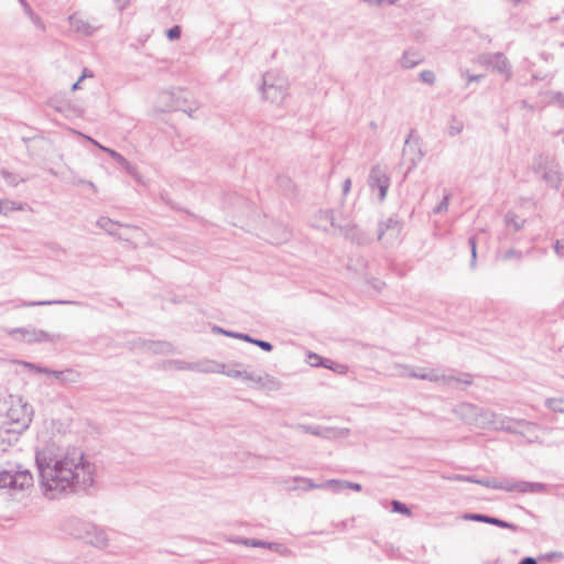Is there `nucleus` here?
<instances>
[{"label":"nucleus","instance_id":"1","mask_svg":"<svg viewBox=\"0 0 564 564\" xmlns=\"http://www.w3.org/2000/svg\"><path fill=\"white\" fill-rule=\"evenodd\" d=\"M35 464L42 492L50 500L86 492L95 482L96 465L78 447L45 446L36 451Z\"/></svg>","mask_w":564,"mask_h":564},{"label":"nucleus","instance_id":"2","mask_svg":"<svg viewBox=\"0 0 564 564\" xmlns=\"http://www.w3.org/2000/svg\"><path fill=\"white\" fill-rule=\"evenodd\" d=\"M65 530L75 539L83 540L95 547L104 549L108 545V535L105 529L91 522L73 518L67 521Z\"/></svg>","mask_w":564,"mask_h":564},{"label":"nucleus","instance_id":"3","mask_svg":"<svg viewBox=\"0 0 564 564\" xmlns=\"http://www.w3.org/2000/svg\"><path fill=\"white\" fill-rule=\"evenodd\" d=\"M261 93L263 99L281 105L289 94V82L280 72H267L262 76Z\"/></svg>","mask_w":564,"mask_h":564},{"label":"nucleus","instance_id":"4","mask_svg":"<svg viewBox=\"0 0 564 564\" xmlns=\"http://www.w3.org/2000/svg\"><path fill=\"white\" fill-rule=\"evenodd\" d=\"M478 485H481L487 488L505 490L508 492L517 491L520 494H542L546 491V485L542 482H530V481H512L508 478H481L478 481Z\"/></svg>","mask_w":564,"mask_h":564},{"label":"nucleus","instance_id":"5","mask_svg":"<svg viewBox=\"0 0 564 564\" xmlns=\"http://www.w3.org/2000/svg\"><path fill=\"white\" fill-rule=\"evenodd\" d=\"M33 415V406L22 399L13 401L7 411V420L12 425L13 432L26 430L32 422Z\"/></svg>","mask_w":564,"mask_h":564},{"label":"nucleus","instance_id":"6","mask_svg":"<svg viewBox=\"0 0 564 564\" xmlns=\"http://www.w3.org/2000/svg\"><path fill=\"white\" fill-rule=\"evenodd\" d=\"M480 416L482 417V423L492 425L495 430H501L509 433H519L516 430V425L525 426L528 432H531L533 429L538 427V424L528 422L525 420H514L508 416L496 414L488 410H482Z\"/></svg>","mask_w":564,"mask_h":564},{"label":"nucleus","instance_id":"7","mask_svg":"<svg viewBox=\"0 0 564 564\" xmlns=\"http://www.w3.org/2000/svg\"><path fill=\"white\" fill-rule=\"evenodd\" d=\"M534 172L539 174L550 187L555 189L560 188L564 178L560 164L544 156H540L534 164Z\"/></svg>","mask_w":564,"mask_h":564},{"label":"nucleus","instance_id":"8","mask_svg":"<svg viewBox=\"0 0 564 564\" xmlns=\"http://www.w3.org/2000/svg\"><path fill=\"white\" fill-rule=\"evenodd\" d=\"M409 375L411 376V378L427 380L431 382H438L445 387H452L454 382H462L467 386L471 384V382H473L469 375H463L462 377H454V376L441 375L434 369L426 370L424 368H417V369L414 368V370H411V372Z\"/></svg>","mask_w":564,"mask_h":564},{"label":"nucleus","instance_id":"9","mask_svg":"<svg viewBox=\"0 0 564 564\" xmlns=\"http://www.w3.org/2000/svg\"><path fill=\"white\" fill-rule=\"evenodd\" d=\"M424 155L419 137H415L414 132L411 131L403 147V158L409 162L406 174L417 166Z\"/></svg>","mask_w":564,"mask_h":564},{"label":"nucleus","instance_id":"10","mask_svg":"<svg viewBox=\"0 0 564 564\" xmlns=\"http://www.w3.org/2000/svg\"><path fill=\"white\" fill-rule=\"evenodd\" d=\"M368 185L372 191L378 188L379 199L382 202L390 186V177L387 170L379 164L373 165L368 176Z\"/></svg>","mask_w":564,"mask_h":564},{"label":"nucleus","instance_id":"11","mask_svg":"<svg viewBox=\"0 0 564 564\" xmlns=\"http://www.w3.org/2000/svg\"><path fill=\"white\" fill-rule=\"evenodd\" d=\"M402 225L399 220L388 218L379 225L378 239L383 240L387 245H394L400 239Z\"/></svg>","mask_w":564,"mask_h":564},{"label":"nucleus","instance_id":"12","mask_svg":"<svg viewBox=\"0 0 564 564\" xmlns=\"http://www.w3.org/2000/svg\"><path fill=\"white\" fill-rule=\"evenodd\" d=\"M304 433L312 434L322 438L333 440L345 437L349 434L348 429H337L329 426H321V425H305L301 424L297 426Z\"/></svg>","mask_w":564,"mask_h":564},{"label":"nucleus","instance_id":"13","mask_svg":"<svg viewBox=\"0 0 564 564\" xmlns=\"http://www.w3.org/2000/svg\"><path fill=\"white\" fill-rule=\"evenodd\" d=\"M13 333L20 334L22 339L28 344L55 341L61 338V335L50 334L36 328H17Z\"/></svg>","mask_w":564,"mask_h":564},{"label":"nucleus","instance_id":"14","mask_svg":"<svg viewBox=\"0 0 564 564\" xmlns=\"http://www.w3.org/2000/svg\"><path fill=\"white\" fill-rule=\"evenodd\" d=\"M338 231L340 235L358 245L367 242V238L364 232L349 219L344 218L341 224H338Z\"/></svg>","mask_w":564,"mask_h":564},{"label":"nucleus","instance_id":"15","mask_svg":"<svg viewBox=\"0 0 564 564\" xmlns=\"http://www.w3.org/2000/svg\"><path fill=\"white\" fill-rule=\"evenodd\" d=\"M68 22L70 28L85 36L93 35L97 30L98 25L90 23L88 20L84 19L80 14L74 13L68 18Z\"/></svg>","mask_w":564,"mask_h":564},{"label":"nucleus","instance_id":"16","mask_svg":"<svg viewBox=\"0 0 564 564\" xmlns=\"http://www.w3.org/2000/svg\"><path fill=\"white\" fill-rule=\"evenodd\" d=\"M341 220H338L334 216V212L332 209L319 210L314 218V226L316 228L323 229L324 231H328V226L338 229V224H341Z\"/></svg>","mask_w":564,"mask_h":564},{"label":"nucleus","instance_id":"17","mask_svg":"<svg viewBox=\"0 0 564 564\" xmlns=\"http://www.w3.org/2000/svg\"><path fill=\"white\" fill-rule=\"evenodd\" d=\"M192 371L198 373H219L225 372V364L212 359H203L193 362Z\"/></svg>","mask_w":564,"mask_h":564},{"label":"nucleus","instance_id":"18","mask_svg":"<svg viewBox=\"0 0 564 564\" xmlns=\"http://www.w3.org/2000/svg\"><path fill=\"white\" fill-rule=\"evenodd\" d=\"M484 62L491 65L495 69H497L501 74H507L510 76V64L508 59L501 53H494L484 56Z\"/></svg>","mask_w":564,"mask_h":564},{"label":"nucleus","instance_id":"19","mask_svg":"<svg viewBox=\"0 0 564 564\" xmlns=\"http://www.w3.org/2000/svg\"><path fill=\"white\" fill-rule=\"evenodd\" d=\"M97 226L108 232L110 236L118 237L122 240H129L130 237L128 235L120 234L118 231V227H122L123 225L119 224L118 221H115L108 217H100L97 220Z\"/></svg>","mask_w":564,"mask_h":564},{"label":"nucleus","instance_id":"20","mask_svg":"<svg viewBox=\"0 0 564 564\" xmlns=\"http://www.w3.org/2000/svg\"><path fill=\"white\" fill-rule=\"evenodd\" d=\"M33 484V476L28 469L12 471L11 489H24Z\"/></svg>","mask_w":564,"mask_h":564},{"label":"nucleus","instance_id":"21","mask_svg":"<svg viewBox=\"0 0 564 564\" xmlns=\"http://www.w3.org/2000/svg\"><path fill=\"white\" fill-rule=\"evenodd\" d=\"M221 373L226 375L227 377H230V378H237V379L239 378L245 381H253L254 383H257L260 387H263L265 384V380L263 377H260V376L256 377L250 372L242 371L237 368H227L225 366V372H221Z\"/></svg>","mask_w":564,"mask_h":564},{"label":"nucleus","instance_id":"22","mask_svg":"<svg viewBox=\"0 0 564 564\" xmlns=\"http://www.w3.org/2000/svg\"><path fill=\"white\" fill-rule=\"evenodd\" d=\"M422 62V56L414 51H405L400 59L402 68L410 69Z\"/></svg>","mask_w":564,"mask_h":564},{"label":"nucleus","instance_id":"23","mask_svg":"<svg viewBox=\"0 0 564 564\" xmlns=\"http://www.w3.org/2000/svg\"><path fill=\"white\" fill-rule=\"evenodd\" d=\"M148 349L154 354L160 355H169L174 352V348L169 341H152L148 345Z\"/></svg>","mask_w":564,"mask_h":564},{"label":"nucleus","instance_id":"24","mask_svg":"<svg viewBox=\"0 0 564 564\" xmlns=\"http://www.w3.org/2000/svg\"><path fill=\"white\" fill-rule=\"evenodd\" d=\"M87 140H89L93 144H95L96 147H98L100 150H102L104 152L108 153L118 164L122 165V164H126L127 163V159L124 156H122L120 153H118L117 151L112 150V149H109V148H106L101 144H99L97 141H95L94 139L89 138V137H86Z\"/></svg>","mask_w":564,"mask_h":564},{"label":"nucleus","instance_id":"25","mask_svg":"<svg viewBox=\"0 0 564 564\" xmlns=\"http://www.w3.org/2000/svg\"><path fill=\"white\" fill-rule=\"evenodd\" d=\"M80 305L79 302L75 301H64V300H52V301H35V302H24L22 306H46V305Z\"/></svg>","mask_w":564,"mask_h":564},{"label":"nucleus","instance_id":"26","mask_svg":"<svg viewBox=\"0 0 564 564\" xmlns=\"http://www.w3.org/2000/svg\"><path fill=\"white\" fill-rule=\"evenodd\" d=\"M164 369H175V370H189L192 371L193 362H188L181 359L169 360L164 362Z\"/></svg>","mask_w":564,"mask_h":564},{"label":"nucleus","instance_id":"27","mask_svg":"<svg viewBox=\"0 0 564 564\" xmlns=\"http://www.w3.org/2000/svg\"><path fill=\"white\" fill-rule=\"evenodd\" d=\"M319 487H325L327 489H330L334 492H340V491L347 489L346 480H338V479L327 480L323 484H319Z\"/></svg>","mask_w":564,"mask_h":564},{"label":"nucleus","instance_id":"28","mask_svg":"<svg viewBox=\"0 0 564 564\" xmlns=\"http://www.w3.org/2000/svg\"><path fill=\"white\" fill-rule=\"evenodd\" d=\"M1 176L10 186H18L20 183L25 182V178L20 177L18 174L9 172L7 170L0 171Z\"/></svg>","mask_w":564,"mask_h":564},{"label":"nucleus","instance_id":"29","mask_svg":"<svg viewBox=\"0 0 564 564\" xmlns=\"http://www.w3.org/2000/svg\"><path fill=\"white\" fill-rule=\"evenodd\" d=\"M505 221L508 227H512L514 231H518L522 228L524 220L520 219L513 213L509 212L505 216Z\"/></svg>","mask_w":564,"mask_h":564},{"label":"nucleus","instance_id":"30","mask_svg":"<svg viewBox=\"0 0 564 564\" xmlns=\"http://www.w3.org/2000/svg\"><path fill=\"white\" fill-rule=\"evenodd\" d=\"M463 519L468 520V521H476V522L492 524L495 517L481 514V513H465L463 516Z\"/></svg>","mask_w":564,"mask_h":564},{"label":"nucleus","instance_id":"31","mask_svg":"<svg viewBox=\"0 0 564 564\" xmlns=\"http://www.w3.org/2000/svg\"><path fill=\"white\" fill-rule=\"evenodd\" d=\"M452 194L449 192H445L442 200L435 206L433 209L434 214H442L448 210L449 199Z\"/></svg>","mask_w":564,"mask_h":564},{"label":"nucleus","instance_id":"32","mask_svg":"<svg viewBox=\"0 0 564 564\" xmlns=\"http://www.w3.org/2000/svg\"><path fill=\"white\" fill-rule=\"evenodd\" d=\"M391 506H392V511L393 512L401 513V514H404V516H408V517L411 516V510L403 502H400L398 500H392L391 501Z\"/></svg>","mask_w":564,"mask_h":564},{"label":"nucleus","instance_id":"33","mask_svg":"<svg viewBox=\"0 0 564 564\" xmlns=\"http://www.w3.org/2000/svg\"><path fill=\"white\" fill-rule=\"evenodd\" d=\"M275 229L279 231V236L272 238V243H282L284 241H288L290 238V232L282 226H276Z\"/></svg>","mask_w":564,"mask_h":564},{"label":"nucleus","instance_id":"34","mask_svg":"<svg viewBox=\"0 0 564 564\" xmlns=\"http://www.w3.org/2000/svg\"><path fill=\"white\" fill-rule=\"evenodd\" d=\"M12 471L2 470L0 471V488H11Z\"/></svg>","mask_w":564,"mask_h":564},{"label":"nucleus","instance_id":"35","mask_svg":"<svg viewBox=\"0 0 564 564\" xmlns=\"http://www.w3.org/2000/svg\"><path fill=\"white\" fill-rule=\"evenodd\" d=\"M560 404H564V400H545V406L553 412L564 413V408H560Z\"/></svg>","mask_w":564,"mask_h":564},{"label":"nucleus","instance_id":"36","mask_svg":"<svg viewBox=\"0 0 564 564\" xmlns=\"http://www.w3.org/2000/svg\"><path fill=\"white\" fill-rule=\"evenodd\" d=\"M468 245L470 247V251H471V260H470V268L471 269H475L476 268V259H477V243H476V238L475 237H470L468 239Z\"/></svg>","mask_w":564,"mask_h":564},{"label":"nucleus","instance_id":"37","mask_svg":"<svg viewBox=\"0 0 564 564\" xmlns=\"http://www.w3.org/2000/svg\"><path fill=\"white\" fill-rule=\"evenodd\" d=\"M463 122L454 119L448 127V134L455 137L463 131Z\"/></svg>","mask_w":564,"mask_h":564},{"label":"nucleus","instance_id":"38","mask_svg":"<svg viewBox=\"0 0 564 564\" xmlns=\"http://www.w3.org/2000/svg\"><path fill=\"white\" fill-rule=\"evenodd\" d=\"M420 79L429 85H433L435 83V74L432 70H422L420 73Z\"/></svg>","mask_w":564,"mask_h":564},{"label":"nucleus","instance_id":"39","mask_svg":"<svg viewBox=\"0 0 564 564\" xmlns=\"http://www.w3.org/2000/svg\"><path fill=\"white\" fill-rule=\"evenodd\" d=\"M394 368L397 369V375L402 378H411L409 375L411 370H414L413 367L406 366V365H395Z\"/></svg>","mask_w":564,"mask_h":564},{"label":"nucleus","instance_id":"40","mask_svg":"<svg viewBox=\"0 0 564 564\" xmlns=\"http://www.w3.org/2000/svg\"><path fill=\"white\" fill-rule=\"evenodd\" d=\"M308 360H310V364H311L312 366L329 367V366H328V364H327V362H329V360H325V361H323V360H322V357H321V356H318L317 354H313V352H311V354L308 355Z\"/></svg>","mask_w":564,"mask_h":564},{"label":"nucleus","instance_id":"41","mask_svg":"<svg viewBox=\"0 0 564 564\" xmlns=\"http://www.w3.org/2000/svg\"><path fill=\"white\" fill-rule=\"evenodd\" d=\"M22 365L31 370V371H34V372H37V373H45L47 375L50 372V369L48 368H45V367H41V366H37L35 364H32V362H28V361H24L22 362Z\"/></svg>","mask_w":564,"mask_h":564},{"label":"nucleus","instance_id":"42","mask_svg":"<svg viewBox=\"0 0 564 564\" xmlns=\"http://www.w3.org/2000/svg\"><path fill=\"white\" fill-rule=\"evenodd\" d=\"M2 202L6 203L3 214H7L10 210H23L24 209V204L15 203L12 200H2Z\"/></svg>","mask_w":564,"mask_h":564},{"label":"nucleus","instance_id":"43","mask_svg":"<svg viewBox=\"0 0 564 564\" xmlns=\"http://www.w3.org/2000/svg\"><path fill=\"white\" fill-rule=\"evenodd\" d=\"M492 525H496V527H499V528H503V529H510L512 531H517L518 530V527L516 524L507 522V521L501 520L499 518H495L494 519Z\"/></svg>","mask_w":564,"mask_h":564},{"label":"nucleus","instance_id":"44","mask_svg":"<svg viewBox=\"0 0 564 564\" xmlns=\"http://www.w3.org/2000/svg\"><path fill=\"white\" fill-rule=\"evenodd\" d=\"M133 178H135L138 182H141V177L137 171V167L132 165L128 160L126 164L121 165Z\"/></svg>","mask_w":564,"mask_h":564},{"label":"nucleus","instance_id":"45","mask_svg":"<svg viewBox=\"0 0 564 564\" xmlns=\"http://www.w3.org/2000/svg\"><path fill=\"white\" fill-rule=\"evenodd\" d=\"M513 258L520 260L522 258L521 251H518L516 249H509L502 256V259L505 261L511 260Z\"/></svg>","mask_w":564,"mask_h":564},{"label":"nucleus","instance_id":"46","mask_svg":"<svg viewBox=\"0 0 564 564\" xmlns=\"http://www.w3.org/2000/svg\"><path fill=\"white\" fill-rule=\"evenodd\" d=\"M268 547L270 550H273V551L280 553L281 555L291 554V551L289 549H286L285 546H283L282 544H279V543H269Z\"/></svg>","mask_w":564,"mask_h":564},{"label":"nucleus","instance_id":"47","mask_svg":"<svg viewBox=\"0 0 564 564\" xmlns=\"http://www.w3.org/2000/svg\"><path fill=\"white\" fill-rule=\"evenodd\" d=\"M181 33H182V31H181V26H180V25H174V26H172L171 29H169V30L166 31V36H167L170 40H172V41H173V40H177V39H180Z\"/></svg>","mask_w":564,"mask_h":564},{"label":"nucleus","instance_id":"48","mask_svg":"<svg viewBox=\"0 0 564 564\" xmlns=\"http://www.w3.org/2000/svg\"><path fill=\"white\" fill-rule=\"evenodd\" d=\"M250 343L253 345H257L264 351H271L273 349V346L269 341H265V340L252 338V341H250Z\"/></svg>","mask_w":564,"mask_h":564},{"label":"nucleus","instance_id":"49","mask_svg":"<svg viewBox=\"0 0 564 564\" xmlns=\"http://www.w3.org/2000/svg\"><path fill=\"white\" fill-rule=\"evenodd\" d=\"M226 336L232 337V338H238V339H241V340H245L248 343L252 341V337L249 336L248 334H243V333L230 332V333H226Z\"/></svg>","mask_w":564,"mask_h":564},{"label":"nucleus","instance_id":"50","mask_svg":"<svg viewBox=\"0 0 564 564\" xmlns=\"http://www.w3.org/2000/svg\"><path fill=\"white\" fill-rule=\"evenodd\" d=\"M245 544L249 545V546H253V547H268L269 542L251 539V540H246Z\"/></svg>","mask_w":564,"mask_h":564},{"label":"nucleus","instance_id":"51","mask_svg":"<svg viewBox=\"0 0 564 564\" xmlns=\"http://www.w3.org/2000/svg\"><path fill=\"white\" fill-rule=\"evenodd\" d=\"M551 101L564 106V94L560 91L551 93Z\"/></svg>","mask_w":564,"mask_h":564},{"label":"nucleus","instance_id":"52","mask_svg":"<svg viewBox=\"0 0 564 564\" xmlns=\"http://www.w3.org/2000/svg\"><path fill=\"white\" fill-rule=\"evenodd\" d=\"M72 184L74 185H79V184H87L94 192L97 191L96 188V185L90 182V181H85L83 178H79V177H73V180L70 181Z\"/></svg>","mask_w":564,"mask_h":564},{"label":"nucleus","instance_id":"53","mask_svg":"<svg viewBox=\"0 0 564 564\" xmlns=\"http://www.w3.org/2000/svg\"><path fill=\"white\" fill-rule=\"evenodd\" d=\"M554 251L560 258H564V242L561 240H556L554 246Z\"/></svg>","mask_w":564,"mask_h":564},{"label":"nucleus","instance_id":"54","mask_svg":"<svg viewBox=\"0 0 564 564\" xmlns=\"http://www.w3.org/2000/svg\"><path fill=\"white\" fill-rule=\"evenodd\" d=\"M47 375L53 376V377H55L58 380H65V377H64L65 371H58V370H51L50 369V372Z\"/></svg>","mask_w":564,"mask_h":564},{"label":"nucleus","instance_id":"55","mask_svg":"<svg viewBox=\"0 0 564 564\" xmlns=\"http://www.w3.org/2000/svg\"><path fill=\"white\" fill-rule=\"evenodd\" d=\"M131 0H113L119 10H123L129 6Z\"/></svg>","mask_w":564,"mask_h":564},{"label":"nucleus","instance_id":"56","mask_svg":"<svg viewBox=\"0 0 564 564\" xmlns=\"http://www.w3.org/2000/svg\"><path fill=\"white\" fill-rule=\"evenodd\" d=\"M346 487H347V489H352L355 491H360L361 490V485L360 484L351 482V481H348V480H346Z\"/></svg>","mask_w":564,"mask_h":564},{"label":"nucleus","instance_id":"57","mask_svg":"<svg viewBox=\"0 0 564 564\" xmlns=\"http://www.w3.org/2000/svg\"><path fill=\"white\" fill-rule=\"evenodd\" d=\"M30 19L37 28L44 29V24L39 15L34 13L33 17H31Z\"/></svg>","mask_w":564,"mask_h":564},{"label":"nucleus","instance_id":"58","mask_svg":"<svg viewBox=\"0 0 564 564\" xmlns=\"http://www.w3.org/2000/svg\"><path fill=\"white\" fill-rule=\"evenodd\" d=\"M350 187H351V180L350 178H346L345 182H344V185H343V193H344V195H346L350 191Z\"/></svg>","mask_w":564,"mask_h":564},{"label":"nucleus","instance_id":"59","mask_svg":"<svg viewBox=\"0 0 564 564\" xmlns=\"http://www.w3.org/2000/svg\"><path fill=\"white\" fill-rule=\"evenodd\" d=\"M329 369H333L334 371H337L339 373H343L344 372V369H345V366L340 365V364H335V366H332V365H328Z\"/></svg>","mask_w":564,"mask_h":564},{"label":"nucleus","instance_id":"60","mask_svg":"<svg viewBox=\"0 0 564 564\" xmlns=\"http://www.w3.org/2000/svg\"><path fill=\"white\" fill-rule=\"evenodd\" d=\"M212 330H213V333H215V334H223V335H225V336H226V333H230V330H226V329H224V328H221V327H219V326H214V327L212 328Z\"/></svg>","mask_w":564,"mask_h":564},{"label":"nucleus","instance_id":"61","mask_svg":"<svg viewBox=\"0 0 564 564\" xmlns=\"http://www.w3.org/2000/svg\"><path fill=\"white\" fill-rule=\"evenodd\" d=\"M519 564H538V563L533 557H524L519 562Z\"/></svg>","mask_w":564,"mask_h":564},{"label":"nucleus","instance_id":"62","mask_svg":"<svg viewBox=\"0 0 564 564\" xmlns=\"http://www.w3.org/2000/svg\"><path fill=\"white\" fill-rule=\"evenodd\" d=\"M304 481L307 484V489L321 488L319 485L314 484L311 479H304Z\"/></svg>","mask_w":564,"mask_h":564},{"label":"nucleus","instance_id":"63","mask_svg":"<svg viewBox=\"0 0 564 564\" xmlns=\"http://www.w3.org/2000/svg\"><path fill=\"white\" fill-rule=\"evenodd\" d=\"M464 481L478 484L479 479L475 478L474 476H467L464 478Z\"/></svg>","mask_w":564,"mask_h":564},{"label":"nucleus","instance_id":"64","mask_svg":"<svg viewBox=\"0 0 564 564\" xmlns=\"http://www.w3.org/2000/svg\"><path fill=\"white\" fill-rule=\"evenodd\" d=\"M481 78V75H470L468 76V82H478Z\"/></svg>","mask_w":564,"mask_h":564}]
</instances>
